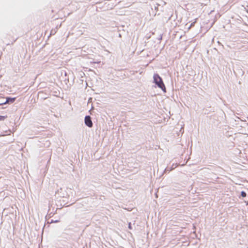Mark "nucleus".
Here are the masks:
<instances>
[{
    "label": "nucleus",
    "instance_id": "1",
    "mask_svg": "<svg viewBox=\"0 0 248 248\" xmlns=\"http://www.w3.org/2000/svg\"><path fill=\"white\" fill-rule=\"evenodd\" d=\"M153 78L155 84L164 92H166V87L161 77L158 74H155L154 75Z\"/></svg>",
    "mask_w": 248,
    "mask_h": 248
},
{
    "label": "nucleus",
    "instance_id": "2",
    "mask_svg": "<svg viewBox=\"0 0 248 248\" xmlns=\"http://www.w3.org/2000/svg\"><path fill=\"white\" fill-rule=\"evenodd\" d=\"M85 124L89 127H92L93 126V124L90 116H86L85 117Z\"/></svg>",
    "mask_w": 248,
    "mask_h": 248
},
{
    "label": "nucleus",
    "instance_id": "3",
    "mask_svg": "<svg viewBox=\"0 0 248 248\" xmlns=\"http://www.w3.org/2000/svg\"><path fill=\"white\" fill-rule=\"evenodd\" d=\"M16 100V98H10V97H7L6 98V101L5 102L3 103H1V104H0V105H2V104H6L8 103H9V102H11V103H13Z\"/></svg>",
    "mask_w": 248,
    "mask_h": 248
},
{
    "label": "nucleus",
    "instance_id": "4",
    "mask_svg": "<svg viewBox=\"0 0 248 248\" xmlns=\"http://www.w3.org/2000/svg\"><path fill=\"white\" fill-rule=\"evenodd\" d=\"M7 117V116H0V121H4Z\"/></svg>",
    "mask_w": 248,
    "mask_h": 248
},
{
    "label": "nucleus",
    "instance_id": "5",
    "mask_svg": "<svg viewBox=\"0 0 248 248\" xmlns=\"http://www.w3.org/2000/svg\"><path fill=\"white\" fill-rule=\"evenodd\" d=\"M241 196L243 197H245L246 196V193L244 191L241 192Z\"/></svg>",
    "mask_w": 248,
    "mask_h": 248
},
{
    "label": "nucleus",
    "instance_id": "6",
    "mask_svg": "<svg viewBox=\"0 0 248 248\" xmlns=\"http://www.w3.org/2000/svg\"><path fill=\"white\" fill-rule=\"evenodd\" d=\"M128 227H129V228L130 229H131V228H131V223H130L129 224V226H128Z\"/></svg>",
    "mask_w": 248,
    "mask_h": 248
}]
</instances>
